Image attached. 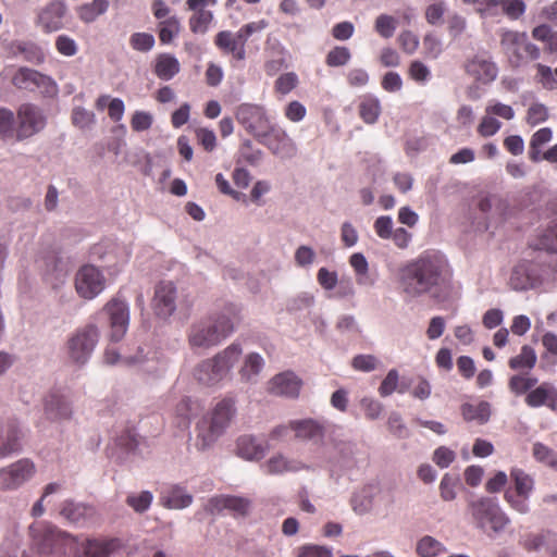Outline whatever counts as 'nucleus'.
<instances>
[{
    "label": "nucleus",
    "mask_w": 557,
    "mask_h": 557,
    "mask_svg": "<svg viewBox=\"0 0 557 557\" xmlns=\"http://www.w3.org/2000/svg\"><path fill=\"white\" fill-rule=\"evenodd\" d=\"M453 277L446 257L438 251H424L400 271V287L409 297H420L433 288L447 286Z\"/></svg>",
    "instance_id": "1"
},
{
    "label": "nucleus",
    "mask_w": 557,
    "mask_h": 557,
    "mask_svg": "<svg viewBox=\"0 0 557 557\" xmlns=\"http://www.w3.org/2000/svg\"><path fill=\"white\" fill-rule=\"evenodd\" d=\"M240 308L228 304L207 320H201L190 326L188 343L191 348H209L218 345L230 336L240 322Z\"/></svg>",
    "instance_id": "2"
},
{
    "label": "nucleus",
    "mask_w": 557,
    "mask_h": 557,
    "mask_svg": "<svg viewBox=\"0 0 557 557\" xmlns=\"http://www.w3.org/2000/svg\"><path fill=\"white\" fill-rule=\"evenodd\" d=\"M499 47L506 62L513 70L527 66L541 57V49L529 39L525 32L502 29Z\"/></svg>",
    "instance_id": "3"
},
{
    "label": "nucleus",
    "mask_w": 557,
    "mask_h": 557,
    "mask_svg": "<svg viewBox=\"0 0 557 557\" xmlns=\"http://www.w3.org/2000/svg\"><path fill=\"white\" fill-rule=\"evenodd\" d=\"M468 511L474 525L488 536L502 532L509 523V518L491 497L470 500Z\"/></svg>",
    "instance_id": "4"
},
{
    "label": "nucleus",
    "mask_w": 557,
    "mask_h": 557,
    "mask_svg": "<svg viewBox=\"0 0 557 557\" xmlns=\"http://www.w3.org/2000/svg\"><path fill=\"white\" fill-rule=\"evenodd\" d=\"M236 412L235 400L224 398L219 401L209 418L198 423V437L201 438V448L210 446L228 426Z\"/></svg>",
    "instance_id": "5"
},
{
    "label": "nucleus",
    "mask_w": 557,
    "mask_h": 557,
    "mask_svg": "<svg viewBox=\"0 0 557 557\" xmlns=\"http://www.w3.org/2000/svg\"><path fill=\"white\" fill-rule=\"evenodd\" d=\"M267 26L268 22L261 20L242 26L236 33L231 30L219 32L214 36V45L222 53L231 54L235 60L242 61L246 58V42L248 39Z\"/></svg>",
    "instance_id": "6"
},
{
    "label": "nucleus",
    "mask_w": 557,
    "mask_h": 557,
    "mask_svg": "<svg viewBox=\"0 0 557 557\" xmlns=\"http://www.w3.org/2000/svg\"><path fill=\"white\" fill-rule=\"evenodd\" d=\"M236 121L244 129L257 140L264 137L267 129L271 127L270 117L263 106L257 103H240L235 110Z\"/></svg>",
    "instance_id": "7"
},
{
    "label": "nucleus",
    "mask_w": 557,
    "mask_h": 557,
    "mask_svg": "<svg viewBox=\"0 0 557 557\" xmlns=\"http://www.w3.org/2000/svg\"><path fill=\"white\" fill-rule=\"evenodd\" d=\"M99 339V330L95 324H87L78 329L67 341L70 359L83 364L91 356Z\"/></svg>",
    "instance_id": "8"
},
{
    "label": "nucleus",
    "mask_w": 557,
    "mask_h": 557,
    "mask_svg": "<svg viewBox=\"0 0 557 557\" xmlns=\"http://www.w3.org/2000/svg\"><path fill=\"white\" fill-rule=\"evenodd\" d=\"M29 534L32 536V545L48 555L63 544L75 542V539L47 522L33 523L29 527Z\"/></svg>",
    "instance_id": "9"
},
{
    "label": "nucleus",
    "mask_w": 557,
    "mask_h": 557,
    "mask_svg": "<svg viewBox=\"0 0 557 557\" xmlns=\"http://www.w3.org/2000/svg\"><path fill=\"white\" fill-rule=\"evenodd\" d=\"M101 312L107 317L111 343H117L125 336L129 325V307L121 298L110 299L102 308Z\"/></svg>",
    "instance_id": "10"
},
{
    "label": "nucleus",
    "mask_w": 557,
    "mask_h": 557,
    "mask_svg": "<svg viewBox=\"0 0 557 557\" xmlns=\"http://www.w3.org/2000/svg\"><path fill=\"white\" fill-rule=\"evenodd\" d=\"M12 84L18 89L39 90L45 96H53L58 91L57 84L50 76L28 67L18 69L12 77Z\"/></svg>",
    "instance_id": "11"
},
{
    "label": "nucleus",
    "mask_w": 557,
    "mask_h": 557,
    "mask_svg": "<svg viewBox=\"0 0 557 557\" xmlns=\"http://www.w3.org/2000/svg\"><path fill=\"white\" fill-rule=\"evenodd\" d=\"M106 286V278L101 271L91 264L82 267L75 276V288L78 295L85 299L98 296Z\"/></svg>",
    "instance_id": "12"
},
{
    "label": "nucleus",
    "mask_w": 557,
    "mask_h": 557,
    "mask_svg": "<svg viewBox=\"0 0 557 557\" xmlns=\"http://www.w3.org/2000/svg\"><path fill=\"white\" fill-rule=\"evenodd\" d=\"M258 141L281 159H290L297 152L294 140L288 136L285 129L276 124H272L271 127L267 129L264 137H260Z\"/></svg>",
    "instance_id": "13"
},
{
    "label": "nucleus",
    "mask_w": 557,
    "mask_h": 557,
    "mask_svg": "<svg viewBox=\"0 0 557 557\" xmlns=\"http://www.w3.org/2000/svg\"><path fill=\"white\" fill-rule=\"evenodd\" d=\"M46 125L41 111L30 103L22 104L17 110L16 138L26 139L40 132Z\"/></svg>",
    "instance_id": "14"
},
{
    "label": "nucleus",
    "mask_w": 557,
    "mask_h": 557,
    "mask_svg": "<svg viewBox=\"0 0 557 557\" xmlns=\"http://www.w3.org/2000/svg\"><path fill=\"white\" fill-rule=\"evenodd\" d=\"M76 557H109L122 547L117 537L85 539L81 543L76 540Z\"/></svg>",
    "instance_id": "15"
},
{
    "label": "nucleus",
    "mask_w": 557,
    "mask_h": 557,
    "mask_svg": "<svg viewBox=\"0 0 557 557\" xmlns=\"http://www.w3.org/2000/svg\"><path fill=\"white\" fill-rule=\"evenodd\" d=\"M35 473V465L29 459H20L0 470V490H15Z\"/></svg>",
    "instance_id": "16"
},
{
    "label": "nucleus",
    "mask_w": 557,
    "mask_h": 557,
    "mask_svg": "<svg viewBox=\"0 0 557 557\" xmlns=\"http://www.w3.org/2000/svg\"><path fill=\"white\" fill-rule=\"evenodd\" d=\"M465 70L468 75L483 85L494 82L498 75L497 64L486 52L478 53L469 59L465 65Z\"/></svg>",
    "instance_id": "17"
},
{
    "label": "nucleus",
    "mask_w": 557,
    "mask_h": 557,
    "mask_svg": "<svg viewBox=\"0 0 557 557\" xmlns=\"http://www.w3.org/2000/svg\"><path fill=\"white\" fill-rule=\"evenodd\" d=\"M152 309L157 317L168 319L176 309V287L172 282H160L154 287Z\"/></svg>",
    "instance_id": "18"
},
{
    "label": "nucleus",
    "mask_w": 557,
    "mask_h": 557,
    "mask_svg": "<svg viewBox=\"0 0 557 557\" xmlns=\"http://www.w3.org/2000/svg\"><path fill=\"white\" fill-rule=\"evenodd\" d=\"M250 508V500L239 496H215L209 499L206 510L211 515L220 513L223 510L231 511L234 516H246Z\"/></svg>",
    "instance_id": "19"
},
{
    "label": "nucleus",
    "mask_w": 557,
    "mask_h": 557,
    "mask_svg": "<svg viewBox=\"0 0 557 557\" xmlns=\"http://www.w3.org/2000/svg\"><path fill=\"white\" fill-rule=\"evenodd\" d=\"M65 13V2L52 0L38 13V23L46 33L57 32L63 27Z\"/></svg>",
    "instance_id": "20"
},
{
    "label": "nucleus",
    "mask_w": 557,
    "mask_h": 557,
    "mask_svg": "<svg viewBox=\"0 0 557 557\" xmlns=\"http://www.w3.org/2000/svg\"><path fill=\"white\" fill-rule=\"evenodd\" d=\"M216 0H187V8L194 11L189 18L190 30L195 34H203L207 32L210 23L213 20L211 11L206 10L208 5H214Z\"/></svg>",
    "instance_id": "21"
},
{
    "label": "nucleus",
    "mask_w": 557,
    "mask_h": 557,
    "mask_svg": "<svg viewBox=\"0 0 557 557\" xmlns=\"http://www.w3.org/2000/svg\"><path fill=\"white\" fill-rule=\"evenodd\" d=\"M301 387V381L293 372H283L275 375L269 382L271 394L286 397H298Z\"/></svg>",
    "instance_id": "22"
},
{
    "label": "nucleus",
    "mask_w": 557,
    "mask_h": 557,
    "mask_svg": "<svg viewBox=\"0 0 557 557\" xmlns=\"http://www.w3.org/2000/svg\"><path fill=\"white\" fill-rule=\"evenodd\" d=\"M242 354L243 349L240 345L233 343L218 352L213 358H210L221 381L230 374L234 366L239 361Z\"/></svg>",
    "instance_id": "23"
},
{
    "label": "nucleus",
    "mask_w": 557,
    "mask_h": 557,
    "mask_svg": "<svg viewBox=\"0 0 557 557\" xmlns=\"http://www.w3.org/2000/svg\"><path fill=\"white\" fill-rule=\"evenodd\" d=\"M290 429L301 441L322 440L325 434L324 426L313 419L290 421Z\"/></svg>",
    "instance_id": "24"
},
{
    "label": "nucleus",
    "mask_w": 557,
    "mask_h": 557,
    "mask_svg": "<svg viewBox=\"0 0 557 557\" xmlns=\"http://www.w3.org/2000/svg\"><path fill=\"white\" fill-rule=\"evenodd\" d=\"M45 412L48 419L58 421L71 418L72 409L62 395L51 393L45 400Z\"/></svg>",
    "instance_id": "25"
},
{
    "label": "nucleus",
    "mask_w": 557,
    "mask_h": 557,
    "mask_svg": "<svg viewBox=\"0 0 557 557\" xmlns=\"http://www.w3.org/2000/svg\"><path fill=\"white\" fill-rule=\"evenodd\" d=\"M267 447L258 443L252 435H242L236 441V454L246 460H259L265 455Z\"/></svg>",
    "instance_id": "26"
},
{
    "label": "nucleus",
    "mask_w": 557,
    "mask_h": 557,
    "mask_svg": "<svg viewBox=\"0 0 557 557\" xmlns=\"http://www.w3.org/2000/svg\"><path fill=\"white\" fill-rule=\"evenodd\" d=\"M181 70L178 60L170 53H159L153 62V73L162 81L172 79Z\"/></svg>",
    "instance_id": "27"
},
{
    "label": "nucleus",
    "mask_w": 557,
    "mask_h": 557,
    "mask_svg": "<svg viewBox=\"0 0 557 557\" xmlns=\"http://www.w3.org/2000/svg\"><path fill=\"white\" fill-rule=\"evenodd\" d=\"M262 468L268 474H282L285 472H297L307 467L299 461L288 460L284 456L277 455L271 457Z\"/></svg>",
    "instance_id": "28"
},
{
    "label": "nucleus",
    "mask_w": 557,
    "mask_h": 557,
    "mask_svg": "<svg viewBox=\"0 0 557 557\" xmlns=\"http://www.w3.org/2000/svg\"><path fill=\"white\" fill-rule=\"evenodd\" d=\"M161 502L163 506L170 509H183L191 504L193 496L180 486H171L162 492Z\"/></svg>",
    "instance_id": "29"
},
{
    "label": "nucleus",
    "mask_w": 557,
    "mask_h": 557,
    "mask_svg": "<svg viewBox=\"0 0 557 557\" xmlns=\"http://www.w3.org/2000/svg\"><path fill=\"white\" fill-rule=\"evenodd\" d=\"M557 400L556 389L547 383H543L536 388L532 389L525 397V403L529 407L536 408L548 403Z\"/></svg>",
    "instance_id": "30"
},
{
    "label": "nucleus",
    "mask_w": 557,
    "mask_h": 557,
    "mask_svg": "<svg viewBox=\"0 0 557 557\" xmlns=\"http://www.w3.org/2000/svg\"><path fill=\"white\" fill-rule=\"evenodd\" d=\"M23 434L14 423L7 425L2 443L0 445V456L7 457L11 454L17 453L22 448Z\"/></svg>",
    "instance_id": "31"
},
{
    "label": "nucleus",
    "mask_w": 557,
    "mask_h": 557,
    "mask_svg": "<svg viewBox=\"0 0 557 557\" xmlns=\"http://www.w3.org/2000/svg\"><path fill=\"white\" fill-rule=\"evenodd\" d=\"M359 116L367 124H374L382 112L380 100L372 95H364L359 103Z\"/></svg>",
    "instance_id": "32"
},
{
    "label": "nucleus",
    "mask_w": 557,
    "mask_h": 557,
    "mask_svg": "<svg viewBox=\"0 0 557 557\" xmlns=\"http://www.w3.org/2000/svg\"><path fill=\"white\" fill-rule=\"evenodd\" d=\"M60 513L70 522L83 523L94 515V508L83 504L64 502Z\"/></svg>",
    "instance_id": "33"
},
{
    "label": "nucleus",
    "mask_w": 557,
    "mask_h": 557,
    "mask_svg": "<svg viewBox=\"0 0 557 557\" xmlns=\"http://www.w3.org/2000/svg\"><path fill=\"white\" fill-rule=\"evenodd\" d=\"M109 9V0H92L77 9L79 20L86 24L95 22L100 15Z\"/></svg>",
    "instance_id": "34"
},
{
    "label": "nucleus",
    "mask_w": 557,
    "mask_h": 557,
    "mask_svg": "<svg viewBox=\"0 0 557 557\" xmlns=\"http://www.w3.org/2000/svg\"><path fill=\"white\" fill-rule=\"evenodd\" d=\"M553 138V132L549 127H543L536 131L529 144V158L532 162L541 161L542 147Z\"/></svg>",
    "instance_id": "35"
},
{
    "label": "nucleus",
    "mask_w": 557,
    "mask_h": 557,
    "mask_svg": "<svg viewBox=\"0 0 557 557\" xmlns=\"http://www.w3.org/2000/svg\"><path fill=\"white\" fill-rule=\"evenodd\" d=\"M536 361L535 350L529 345H523L520 354L509 359L508 366L511 370H531L535 367Z\"/></svg>",
    "instance_id": "36"
},
{
    "label": "nucleus",
    "mask_w": 557,
    "mask_h": 557,
    "mask_svg": "<svg viewBox=\"0 0 557 557\" xmlns=\"http://www.w3.org/2000/svg\"><path fill=\"white\" fill-rule=\"evenodd\" d=\"M461 414L466 421H478L484 424L491 416L490 404L481 401L478 405L465 404L461 406Z\"/></svg>",
    "instance_id": "37"
},
{
    "label": "nucleus",
    "mask_w": 557,
    "mask_h": 557,
    "mask_svg": "<svg viewBox=\"0 0 557 557\" xmlns=\"http://www.w3.org/2000/svg\"><path fill=\"white\" fill-rule=\"evenodd\" d=\"M195 379L202 385L212 386L221 382L215 367L211 359L201 361L194 370Z\"/></svg>",
    "instance_id": "38"
},
{
    "label": "nucleus",
    "mask_w": 557,
    "mask_h": 557,
    "mask_svg": "<svg viewBox=\"0 0 557 557\" xmlns=\"http://www.w3.org/2000/svg\"><path fill=\"white\" fill-rule=\"evenodd\" d=\"M480 211L491 212L493 216L505 219L507 216L508 205L496 195L486 196L480 199L478 205Z\"/></svg>",
    "instance_id": "39"
},
{
    "label": "nucleus",
    "mask_w": 557,
    "mask_h": 557,
    "mask_svg": "<svg viewBox=\"0 0 557 557\" xmlns=\"http://www.w3.org/2000/svg\"><path fill=\"white\" fill-rule=\"evenodd\" d=\"M510 478L515 484L517 495L529 497L534 487L533 478L519 468L511 469Z\"/></svg>",
    "instance_id": "40"
},
{
    "label": "nucleus",
    "mask_w": 557,
    "mask_h": 557,
    "mask_svg": "<svg viewBox=\"0 0 557 557\" xmlns=\"http://www.w3.org/2000/svg\"><path fill=\"white\" fill-rule=\"evenodd\" d=\"M534 247L548 252H557V220L552 221L548 227L539 236Z\"/></svg>",
    "instance_id": "41"
},
{
    "label": "nucleus",
    "mask_w": 557,
    "mask_h": 557,
    "mask_svg": "<svg viewBox=\"0 0 557 557\" xmlns=\"http://www.w3.org/2000/svg\"><path fill=\"white\" fill-rule=\"evenodd\" d=\"M263 366V358L259 354L251 352L247 355L244 364L239 370L242 379L245 381H250L253 376H257L261 372Z\"/></svg>",
    "instance_id": "42"
},
{
    "label": "nucleus",
    "mask_w": 557,
    "mask_h": 557,
    "mask_svg": "<svg viewBox=\"0 0 557 557\" xmlns=\"http://www.w3.org/2000/svg\"><path fill=\"white\" fill-rule=\"evenodd\" d=\"M533 39L546 44L549 52H557V32H554L546 24L539 25L532 29Z\"/></svg>",
    "instance_id": "43"
},
{
    "label": "nucleus",
    "mask_w": 557,
    "mask_h": 557,
    "mask_svg": "<svg viewBox=\"0 0 557 557\" xmlns=\"http://www.w3.org/2000/svg\"><path fill=\"white\" fill-rule=\"evenodd\" d=\"M416 550L421 557H436L445 553V547L434 537L426 535L418 542Z\"/></svg>",
    "instance_id": "44"
},
{
    "label": "nucleus",
    "mask_w": 557,
    "mask_h": 557,
    "mask_svg": "<svg viewBox=\"0 0 557 557\" xmlns=\"http://www.w3.org/2000/svg\"><path fill=\"white\" fill-rule=\"evenodd\" d=\"M180 22L175 16L159 23V39L161 44H170L180 33Z\"/></svg>",
    "instance_id": "45"
},
{
    "label": "nucleus",
    "mask_w": 557,
    "mask_h": 557,
    "mask_svg": "<svg viewBox=\"0 0 557 557\" xmlns=\"http://www.w3.org/2000/svg\"><path fill=\"white\" fill-rule=\"evenodd\" d=\"M537 384V379L527 374H516L509 379L508 387L516 395H522Z\"/></svg>",
    "instance_id": "46"
},
{
    "label": "nucleus",
    "mask_w": 557,
    "mask_h": 557,
    "mask_svg": "<svg viewBox=\"0 0 557 557\" xmlns=\"http://www.w3.org/2000/svg\"><path fill=\"white\" fill-rule=\"evenodd\" d=\"M459 476L445 473L440 483L441 497L445 502H450L456 498V488L459 485Z\"/></svg>",
    "instance_id": "47"
},
{
    "label": "nucleus",
    "mask_w": 557,
    "mask_h": 557,
    "mask_svg": "<svg viewBox=\"0 0 557 557\" xmlns=\"http://www.w3.org/2000/svg\"><path fill=\"white\" fill-rule=\"evenodd\" d=\"M397 27V21L395 17L388 14H380L374 23L375 32L383 38L393 37Z\"/></svg>",
    "instance_id": "48"
},
{
    "label": "nucleus",
    "mask_w": 557,
    "mask_h": 557,
    "mask_svg": "<svg viewBox=\"0 0 557 557\" xmlns=\"http://www.w3.org/2000/svg\"><path fill=\"white\" fill-rule=\"evenodd\" d=\"M351 58V53L348 48L336 46L329 51L325 58L326 65L331 67L344 66Z\"/></svg>",
    "instance_id": "49"
},
{
    "label": "nucleus",
    "mask_w": 557,
    "mask_h": 557,
    "mask_svg": "<svg viewBox=\"0 0 557 557\" xmlns=\"http://www.w3.org/2000/svg\"><path fill=\"white\" fill-rule=\"evenodd\" d=\"M533 457L543 463H546L549 467L557 469V454L549 448L548 446L542 443H535L533 445Z\"/></svg>",
    "instance_id": "50"
},
{
    "label": "nucleus",
    "mask_w": 557,
    "mask_h": 557,
    "mask_svg": "<svg viewBox=\"0 0 557 557\" xmlns=\"http://www.w3.org/2000/svg\"><path fill=\"white\" fill-rule=\"evenodd\" d=\"M153 496L150 492L144 491L137 495L132 494L126 497V504L136 512H145L151 505Z\"/></svg>",
    "instance_id": "51"
},
{
    "label": "nucleus",
    "mask_w": 557,
    "mask_h": 557,
    "mask_svg": "<svg viewBox=\"0 0 557 557\" xmlns=\"http://www.w3.org/2000/svg\"><path fill=\"white\" fill-rule=\"evenodd\" d=\"M408 76L420 85H424L431 77L430 69L419 60L409 64Z\"/></svg>",
    "instance_id": "52"
},
{
    "label": "nucleus",
    "mask_w": 557,
    "mask_h": 557,
    "mask_svg": "<svg viewBox=\"0 0 557 557\" xmlns=\"http://www.w3.org/2000/svg\"><path fill=\"white\" fill-rule=\"evenodd\" d=\"M131 47L140 52H148L154 46V37L149 33H134L129 37Z\"/></svg>",
    "instance_id": "53"
},
{
    "label": "nucleus",
    "mask_w": 557,
    "mask_h": 557,
    "mask_svg": "<svg viewBox=\"0 0 557 557\" xmlns=\"http://www.w3.org/2000/svg\"><path fill=\"white\" fill-rule=\"evenodd\" d=\"M548 109L543 103H533L527 111L525 122L530 126H535L548 119Z\"/></svg>",
    "instance_id": "54"
},
{
    "label": "nucleus",
    "mask_w": 557,
    "mask_h": 557,
    "mask_svg": "<svg viewBox=\"0 0 557 557\" xmlns=\"http://www.w3.org/2000/svg\"><path fill=\"white\" fill-rule=\"evenodd\" d=\"M95 122L94 112L86 110L82 107H76L72 111V123L81 128L86 129L89 128Z\"/></svg>",
    "instance_id": "55"
},
{
    "label": "nucleus",
    "mask_w": 557,
    "mask_h": 557,
    "mask_svg": "<svg viewBox=\"0 0 557 557\" xmlns=\"http://www.w3.org/2000/svg\"><path fill=\"white\" fill-rule=\"evenodd\" d=\"M298 85V77L295 73L288 72L277 77L274 89L281 95H287Z\"/></svg>",
    "instance_id": "56"
},
{
    "label": "nucleus",
    "mask_w": 557,
    "mask_h": 557,
    "mask_svg": "<svg viewBox=\"0 0 557 557\" xmlns=\"http://www.w3.org/2000/svg\"><path fill=\"white\" fill-rule=\"evenodd\" d=\"M14 114L11 110L0 108V138L5 139L13 136Z\"/></svg>",
    "instance_id": "57"
},
{
    "label": "nucleus",
    "mask_w": 557,
    "mask_h": 557,
    "mask_svg": "<svg viewBox=\"0 0 557 557\" xmlns=\"http://www.w3.org/2000/svg\"><path fill=\"white\" fill-rule=\"evenodd\" d=\"M297 557H333V553L326 546L306 544L298 548Z\"/></svg>",
    "instance_id": "58"
},
{
    "label": "nucleus",
    "mask_w": 557,
    "mask_h": 557,
    "mask_svg": "<svg viewBox=\"0 0 557 557\" xmlns=\"http://www.w3.org/2000/svg\"><path fill=\"white\" fill-rule=\"evenodd\" d=\"M500 127L502 123L495 117L491 116V114H487L482 117L478 126V133L482 137H491L495 135L500 129Z\"/></svg>",
    "instance_id": "59"
},
{
    "label": "nucleus",
    "mask_w": 557,
    "mask_h": 557,
    "mask_svg": "<svg viewBox=\"0 0 557 557\" xmlns=\"http://www.w3.org/2000/svg\"><path fill=\"white\" fill-rule=\"evenodd\" d=\"M398 379L399 375L397 370H389L379 387V394L382 397H387L392 395L395 391H397Z\"/></svg>",
    "instance_id": "60"
},
{
    "label": "nucleus",
    "mask_w": 557,
    "mask_h": 557,
    "mask_svg": "<svg viewBox=\"0 0 557 557\" xmlns=\"http://www.w3.org/2000/svg\"><path fill=\"white\" fill-rule=\"evenodd\" d=\"M306 114V107L297 100L290 101L284 109L285 117L294 123L302 121Z\"/></svg>",
    "instance_id": "61"
},
{
    "label": "nucleus",
    "mask_w": 557,
    "mask_h": 557,
    "mask_svg": "<svg viewBox=\"0 0 557 557\" xmlns=\"http://www.w3.org/2000/svg\"><path fill=\"white\" fill-rule=\"evenodd\" d=\"M196 139L206 151H212L216 147V136L213 131L200 127L195 131Z\"/></svg>",
    "instance_id": "62"
},
{
    "label": "nucleus",
    "mask_w": 557,
    "mask_h": 557,
    "mask_svg": "<svg viewBox=\"0 0 557 557\" xmlns=\"http://www.w3.org/2000/svg\"><path fill=\"white\" fill-rule=\"evenodd\" d=\"M351 366L357 371L371 372L377 367V359L372 355H357L352 358Z\"/></svg>",
    "instance_id": "63"
},
{
    "label": "nucleus",
    "mask_w": 557,
    "mask_h": 557,
    "mask_svg": "<svg viewBox=\"0 0 557 557\" xmlns=\"http://www.w3.org/2000/svg\"><path fill=\"white\" fill-rule=\"evenodd\" d=\"M398 44L405 53L412 54L419 47V38L411 30H404L398 36Z\"/></svg>",
    "instance_id": "64"
}]
</instances>
